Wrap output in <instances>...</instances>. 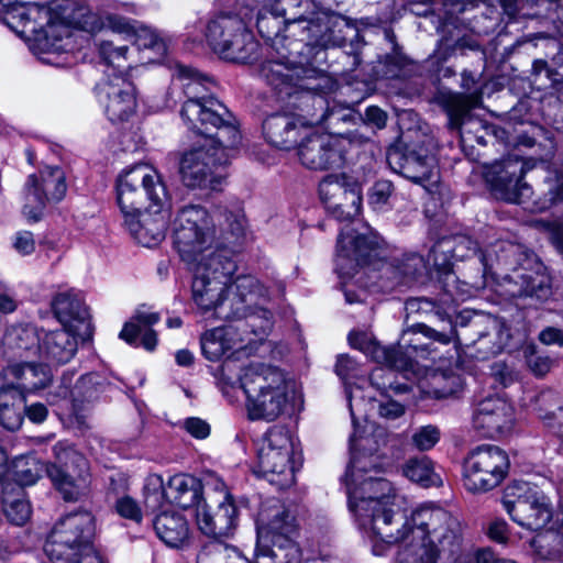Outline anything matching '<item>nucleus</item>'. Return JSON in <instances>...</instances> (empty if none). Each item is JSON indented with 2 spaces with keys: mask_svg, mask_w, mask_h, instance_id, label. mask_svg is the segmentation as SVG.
<instances>
[{
  "mask_svg": "<svg viewBox=\"0 0 563 563\" xmlns=\"http://www.w3.org/2000/svg\"><path fill=\"white\" fill-rule=\"evenodd\" d=\"M179 77L188 79L184 85L187 100L180 115L192 132L208 137H217L222 146H235L240 142V132L232 113L210 92L213 81L196 69L179 66Z\"/></svg>",
  "mask_w": 563,
  "mask_h": 563,
  "instance_id": "1",
  "label": "nucleus"
},
{
  "mask_svg": "<svg viewBox=\"0 0 563 563\" xmlns=\"http://www.w3.org/2000/svg\"><path fill=\"white\" fill-rule=\"evenodd\" d=\"M269 5L286 22L288 35L298 36L311 51L342 46L347 21L340 14L323 9L314 0H256Z\"/></svg>",
  "mask_w": 563,
  "mask_h": 563,
  "instance_id": "2",
  "label": "nucleus"
},
{
  "mask_svg": "<svg viewBox=\"0 0 563 563\" xmlns=\"http://www.w3.org/2000/svg\"><path fill=\"white\" fill-rule=\"evenodd\" d=\"M266 82L285 103L301 129L323 124L331 133L338 132L340 121H349L350 114L341 110H330L327 100L319 95L302 89L295 70L279 62H268L263 66Z\"/></svg>",
  "mask_w": 563,
  "mask_h": 563,
  "instance_id": "3",
  "label": "nucleus"
},
{
  "mask_svg": "<svg viewBox=\"0 0 563 563\" xmlns=\"http://www.w3.org/2000/svg\"><path fill=\"white\" fill-rule=\"evenodd\" d=\"M443 512L451 519H456L450 512L442 508H420L412 511L410 516L399 508L393 509L385 507L376 512H371L367 518L358 520L363 528H368L372 532L373 551L380 555L385 545H393L399 542L410 541L404 553L418 549L421 543L435 545L438 541L431 531V526H420L416 522L418 515L422 512Z\"/></svg>",
  "mask_w": 563,
  "mask_h": 563,
  "instance_id": "4",
  "label": "nucleus"
},
{
  "mask_svg": "<svg viewBox=\"0 0 563 563\" xmlns=\"http://www.w3.org/2000/svg\"><path fill=\"white\" fill-rule=\"evenodd\" d=\"M434 101L446 113L448 128L459 133L464 150L473 148L475 144L486 146L505 140L507 133L504 129L472 113L482 103V92L455 93L440 90L434 96Z\"/></svg>",
  "mask_w": 563,
  "mask_h": 563,
  "instance_id": "5",
  "label": "nucleus"
},
{
  "mask_svg": "<svg viewBox=\"0 0 563 563\" xmlns=\"http://www.w3.org/2000/svg\"><path fill=\"white\" fill-rule=\"evenodd\" d=\"M510 271L503 276L501 291L509 298L545 300L551 295L549 276L531 252L520 245L509 244L500 258Z\"/></svg>",
  "mask_w": 563,
  "mask_h": 563,
  "instance_id": "6",
  "label": "nucleus"
},
{
  "mask_svg": "<svg viewBox=\"0 0 563 563\" xmlns=\"http://www.w3.org/2000/svg\"><path fill=\"white\" fill-rule=\"evenodd\" d=\"M117 199L124 218H129L142 210L163 209L168 203L169 195L161 175L153 167L137 164L118 177Z\"/></svg>",
  "mask_w": 563,
  "mask_h": 563,
  "instance_id": "7",
  "label": "nucleus"
},
{
  "mask_svg": "<svg viewBox=\"0 0 563 563\" xmlns=\"http://www.w3.org/2000/svg\"><path fill=\"white\" fill-rule=\"evenodd\" d=\"M435 144L432 136L408 132L391 144L386 153L389 167L412 183H437Z\"/></svg>",
  "mask_w": 563,
  "mask_h": 563,
  "instance_id": "8",
  "label": "nucleus"
},
{
  "mask_svg": "<svg viewBox=\"0 0 563 563\" xmlns=\"http://www.w3.org/2000/svg\"><path fill=\"white\" fill-rule=\"evenodd\" d=\"M256 287L258 280L253 276H240L232 286L192 275V300L202 313L212 312L219 320L231 321L245 310L242 296Z\"/></svg>",
  "mask_w": 563,
  "mask_h": 563,
  "instance_id": "9",
  "label": "nucleus"
},
{
  "mask_svg": "<svg viewBox=\"0 0 563 563\" xmlns=\"http://www.w3.org/2000/svg\"><path fill=\"white\" fill-rule=\"evenodd\" d=\"M420 526H431L438 541L435 545L421 543L418 549L404 553L402 563H456L462 553V527L457 519L443 512H422L416 518Z\"/></svg>",
  "mask_w": 563,
  "mask_h": 563,
  "instance_id": "10",
  "label": "nucleus"
},
{
  "mask_svg": "<svg viewBox=\"0 0 563 563\" xmlns=\"http://www.w3.org/2000/svg\"><path fill=\"white\" fill-rule=\"evenodd\" d=\"M173 243L183 262L209 251L216 243V224L210 212L200 205L181 207L173 221Z\"/></svg>",
  "mask_w": 563,
  "mask_h": 563,
  "instance_id": "11",
  "label": "nucleus"
},
{
  "mask_svg": "<svg viewBox=\"0 0 563 563\" xmlns=\"http://www.w3.org/2000/svg\"><path fill=\"white\" fill-rule=\"evenodd\" d=\"M290 432L279 426L271 428L258 449L255 473L279 488L291 486L295 482Z\"/></svg>",
  "mask_w": 563,
  "mask_h": 563,
  "instance_id": "12",
  "label": "nucleus"
},
{
  "mask_svg": "<svg viewBox=\"0 0 563 563\" xmlns=\"http://www.w3.org/2000/svg\"><path fill=\"white\" fill-rule=\"evenodd\" d=\"M510 466L507 453L497 445H479L464 462V481L470 492L485 493L497 487Z\"/></svg>",
  "mask_w": 563,
  "mask_h": 563,
  "instance_id": "13",
  "label": "nucleus"
},
{
  "mask_svg": "<svg viewBox=\"0 0 563 563\" xmlns=\"http://www.w3.org/2000/svg\"><path fill=\"white\" fill-rule=\"evenodd\" d=\"M205 142L208 144L184 152L179 161L180 181L189 189H214L220 183L216 174L221 159L219 154L230 146L220 145L214 136H205Z\"/></svg>",
  "mask_w": 563,
  "mask_h": 563,
  "instance_id": "14",
  "label": "nucleus"
},
{
  "mask_svg": "<svg viewBox=\"0 0 563 563\" xmlns=\"http://www.w3.org/2000/svg\"><path fill=\"white\" fill-rule=\"evenodd\" d=\"M525 174V162L518 156H508L486 166L484 177L497 199L522 205L531 197V186L523 180Z\"/></svg>",
  "mask_w": 563,
  "mask_h": 563,
  "instance_id": "15",
  "label": "nucleus"
},
{
  "mask_svg": "<svg viewBox=\"0 0 563 563\" xmlns=\"http://www.w3.org/2000/svg\"><path fill=\"white\" fill-rule=\"evenodd\" d=\"M411 327L405 330L396 345L383 346L371 334L353 332L349 335L350 344L372 357L378 364L388 365L398 369H412L415 356L419 350L424 351L422 344L409 339Z\"/></svg>",
  "mask_w": 563,
  "mask_h": 563,
  "instance_id": "16",
  "label": "nucleus"
},
{
  "mask_svg": "<svg viewBox=\"0 0 563 563\" xmlns=\"http://www.w3.org/2000/svg\"><path fill=\"white\" fill-rule=\"evenodd\" d=\"M261 36L276 51L280 57L291 64L309 63L312 51L298 36L288 35L286 22L269 5L258 14L256 21Z\"/></svg>",
  "mask_w": 563,
  "mask_h": 563,
  "instance_id": "17",
  "label": "nucleus"
},
{
  "mask_svg": "<svg viewBox=\"0 0 563 563\" xmlns=\"http://www.w3.org/2000/svg\"><path fill=\"white\" fill-rule=\"evenodd\" d=\"M319 195L327 209L339 221H351L360 214V185L345 175H328L319 185Z\"/></svg>",
  "mask_w": 563,
  "mask_h": 563,
  "instance_id": "18",
  "label": "nucleus"
},
{
  "mask_svg": "<svg viewBox=\"0 0 563 563\" xmlns=\"http://www.w3.org/2000/svg\"><path fill=\"white\" fill-rule=\"evenodd\" d=\"M380 242L375 235L341 233L338 239L336 271L352 277L358 266H373L379 261Z\"/></svg>",
  "mask_w": 563,
  "mask_h": 563,
  "instance_id": "19",
  "label": "nucleus"
},
{
  "mask_svg": "<svg viewBox=\"0 0 563 563\" xmlns=\"http://www.w3.org/2000/svg\"><path fill=\"white\" fill-rule=\"evenodd\" d=\"M66 191L65 173L59 167H46L40 173V177L30 176L29 203L24 206V214L33 221H38L46 203L60 201Z\"/></svg>",
  "mask_w": 563,
  "mask_h": 563,
  "instance_id": "20",
  "label": "nucleus"
},
{
  "mask_svg": "<svg viewBox=\"0 0 563 563\" xmlns=\"http://www.w3.org/2000/svg\"><path fill=\"white\" fill-rule=\"evenodd\" d=\"M353 484V489L349 487V508L357 520L389 507L395 498V488L386 478L367 476Z\"/></svg>",
  "mask_w": 563,
  "mask_h": 563,
  "instance_id": "21",
  "label": "nucleus"
},
{
  "mask_svg": "<svg viewBox=\"0 0 563 563\" xmlns=\"http://www.w3.org/2000/svg\"><path fill=\"white\" fill-rule=\"evenodd\" d=\"M298 156L312 170L340 168L345 161L343 141L331 134H312L300 144Z\"/></svg>",
  "mask_w": 563,
  "mask_h": 563,
  "instance_id": "22",
  "label": "nucleus"
},
{
  "mask_svg": "<svg viewBox=\"0 0 563 563\" xmlns=\"http://www.w3.org/2000/svg\"><path fill=\"white\" fill-rule=\"evenodd\" d=\"M474 428L487 438H499L511 432L515 424L514 408L498 397L478 402L473 417Z\"/></svg>",
  "mask_w": 563,
  "mask_h": 563,
  "instance_id": "23",
  "label": "nucleus"
},
{
  "mask_svg": "<svg viewBox=\"0 0 563 563\" xmlns=\"http://www.w3.org/2000/svg\"><path fill=\"white\" fill-rule=\"evenodd\" d=\"M106 113L112 122H123L135 111V88L121 75H113L100 88Z\"/></svg>",
  "mask_w": 563,
  "mask_h": 563,
  "instance_id": "24",
  "label": "nucleus"
},
{
  "mask_svg": "<svg viewBox=\"0 0 563 563\" xmlns=\"http://www.w3.org/2000/svg\"><path fill=\"white\" fill-rule=\"evenodd\" d=\"M232 252L213 245L209 251L197 254L194 261H185L194 276L206 279L219 280L230 285L233 274L236 271V263Z\"/></svg>",
  "mask_w": 563,
  "mask_h": 563,
  "instance_id": "25",
  "label": "nucleus"
},
{
  "mask_svg": "<svg viewBox=\"0 0 563 563\" xmlns=\"http://www.w3.org/2000/svg\"><path fill=\"white\" fill-rule=\"evenodd\" d=\"M197 522L201 532L213 540L230 536L238 522V509L233 497L225 493L216 505L207 506L197 514Z\"/></svg>",
  "mask_w": 563,
  "mask_h": 563,
  "instance_id": "26",
  "label": "nucleus"
},
{
  "mask_svg": "<svg viewBox=\"0 0 563 563\" xmlns=\"http://www.w3.org/2000/svg\"><path fill=\"white\" fill-rule=\"evenodd\" d=\"M1 20L18 35L29 40L48 24L51 15L46 8L37 4L13 3L4 7Z\"/></svg>",
  "mask_w": 563,
  "mask_h": 563,
  "instance_id": "27",
  "label": "nucleus"
},
{
  "mask_svg": "<svg viewBox=\"0 0 563 563\" xmlns=\"http://www.w3.org/2000/svg\"><path fill=\"white\" fill-rule=\"evenodd\" d=\"M257 539L265 543L273 539L284 537L294 539L296 534V520L290 511L279 501L263 505L257 516Z\"/></svg>",
  "mask_w": 563,
  "mask_h": 563,
  "instance_id": "28",
  "label": "nucleus"
},
{
  "mask_svg": "<svg viewBox=\"0 0 563 563\" xmlns=\"http://www.w3.org/2000/svg\"><path fill=\"white\" fill-rule=\"evenodd\" d=\"M52 308L65 329L82 339L90 338V313L81 298L71 292L58 294L52 301Z\"/></svg>",
  "mask_w": 563,
  "mask_h": 563,
  "instance_id": "29",
  "label": "nucleus"
},
{
  "mask_svg": "<svg viewBox=\"0 0 563 563\" xmlns=\"http://www.w3.org/2000/svg\"><path fill=\"white\" fill-rule=\"evenodd\" d=\"M0 377L24 395L46 388L53 379L52 371L46 364L34 362L10 363L0 371Z\"/></svg>",
  "mask_w": 563,
  "mask_h": 563,
  "instance_id": "30",
  "label": "nucleus"
},
{
  "mask_svg": "<svg viewBox=\"0 0 563 563\" xmlns=\"http://www.w3.org/2000/svg\"><path fill=\"white\" fill-rule=\"evenodd\" d=\"M442 324L439 328H432L423 323H416L411 325L413 334L421 333L426 338L435 342L448 344L454 340L460 341L461 334L457 331V325L464 329L462 335L467 340L474 335L475 332L482 329V320L477 317L473 318L470 312L460 313L453 322L449 317L438 312Z\"/></svg>",
  "mask_w": 563,
  "mask_h": 563,
  "instance_id": "31",
  "label": "nucleus"
},
{
  "mask_svg": "<svg viewBox=\"0 0 563 563\" xmlns=\"http://www.w3.org/2000/svg\"><path fill=\"white\" fill-rule=\"evenodd\" d=\"M57 536L58 542L64 544V540L77 545L84 551L93 549L92 539L95 537V518L91 512L81 510L68 514L60 518L51 531Z\"/></svg>",
  "mask_w": 563,
  "mask_h": 563,
  "instance_id": "32",
  "label": "nucleus"
},
{
  "mask_svg": "<svg viewBox=\"0 0 563 563\" xmlns=\"http://www.w3.org/2000/svg\"><path fill=\"white\" fill-rule=\"evenodd\" d=\"M124 219L133 238L143 246H155L165 238L166 218L162 213V209L142 210L140 213Z\"/></svg>",
  "mask_w": 563,
  "mask_h": 563,
  "instance_id": "33",
  "label": "nucleus"
},
{
  "mask_svg": "<svg viewBox=\"0 0 563 563\" xmlns=\"http://www.w3.org/2000/svg\"><path fill=\"white\" fill-rule=\"evenodd\" d=\"M241 386L247 400L287 388L284 374L278 368L264 364L247 366L241 376Z\"/></svg>",
  "mask_w": 563,
  "mask_h": 563,
  "instance_id": "34",
  "label": "nucleus"
},
{
  "mask_svg": "<svg viewBox=\"0 0 563 563\" xmlns=\"http://www.w3.org/2000/svg\"><path fill=\"white\" fill-rule=\"evenodd\" d=\"M267 296L266 288L258 282V287L252 291H245L244 303L245 310L234 320H245V327L250 328L251 332L263 340L273 328V313L267 308L260 306V301H265ZM233 321V319L231 320Z\"/></svg>",
  "mask_w": 563,
  "mask_h": 563,
  "instance_id": "35",
  "label": "nucleus"
},
{
  "mask_svg": "<svg viewBox=\"0 0 563 563\" xmlns=\"http://www.w3.org/2000/svg\"><path fill=\"white\" fill-rule=\"evenodd\" d=\"M301 128L296 115L287 109L284 112L271 114L263 122V131L266 140L273 146L280 150H290L298 143Z\"/></svg>",
  "mask_w": 563,
  "mask_h": 563,
  "instance_id": "36",
  "label": "nucleus"
},
{
  "mask_svg": "<svg viewBox=\"0 0 563 563\" xmlns=\"http://www.w3.org/2000/svg\"><path fill=\"white\" fill-rule=\"evenodd\" d=\"M510 517L521 527L536 530L551 520L552 510L548 498L537 490L528 499L518 501Z\"/></svg>",
  "mask_w": 563,
  "mask_h": 563,
  "instance_id": "37",
  "label": "nucleus"
},
{
  "mask_svg": "<svg viewBox=\"0 0 563 563\" xmlns=\"http://www.w3.org/2000/svg\"><path fill=\"white\" fill-rule=\"evenodd\" d=\"M40 345V338L33 327H12L2 340L3 354L9 363L35 355Z\"/></svg>",
  "mask_w": 563,
  "mask_h": 563,
  "instance_id": "38",
  "label": "nucleus"
},
{
  "mask_svg": "<svg viewBox=\"0 0 563 563\" xmlns=\"http://www.w3.org/2000/svg\"><path fill=\"white\" fill-rule=\"evenodd\" d=\"M78 349L77 334L67 329L45 333L41 341L40 351L46 360L56 364L69 362Z\"/></svg>",
  "mask_w": 563,
  "mask_h": 563,
  "instance_id": "39",
  "label": "nucleus"
},
{
  "mask_svg": "<svg viewBox=\"0 0 563 563\" xmlns=\"http://www.w3.org/2000/svg\"><path fill=\"white\" fill-rule=\"evenodd\" d=\"M166 500L187 509L198 506L202 497L201 482L191 475L177 474L165 485Z\"/></svg>",
  "mask_w": 563,
  "mask_h": 563,
  "instance_id": "40",
  "label": "nucleus"
},
{
  "mask_svg": "<svg viewBox=\"0 0 563 563\" xmlns=\"http://www.w3.org/2000/svg\"><path fill=\"white\" fill-rule=\"evenodd\" d=\"M153 527L157 537L170 548H180L188 541V522L180 514L164 511L154 518Z\"/></svg>",
  "mask_w": 563,
  "mask_h": 563,
  "instance_id": "41",
  "label": "nucleus"
},
{
  "mask_svg": "<svg viewBox=\"0 0 563 563\" xmlns=\"http://www.w3.org/2000/svg\"><path fill=\"white\" fill-rule=\"evenodd\" d=\"M25 416V395L13 385L0 388V423L5 429L18 430Z\"/></svg>",
  "mask_w": 563,
  "mask_h": 563,
  "instance_id": "42",
  "label": "nucleus"
},
{
  "mask_svg": "<svg viewBox=\"0 0 563 563\" xmlns=\"http://www.w3.org/2000/svg\"><path fill=\"white\" fill-rule=\"evenodd\" d=\"M273 542L257 539L255 563H299L300 552L294 539L279 537Z\"/></svg>",
  "mask_w": 563,
  "mask_h": 563,
  "instance_id": "43",
  "label": "nucleus"
},
{
  "mask_svg": "<svg viewBox=\"0 0 563 563\" xmlns=\"http://www.w3.org/2000/svg\"><path fill=\"white\" fill-rule=\"evenodd\" d=\"M223 221L220 223V235L214 245L236 252L246 239V221L243 214L224 210L221 213Z\"/></svg>",
  "mask_w": 563,
  "mask_h": 563,
  "instance_id": "44",
  "label": "nucleus"
},
{
  "mask_svg": "<svg viewBox=\"0 0 563 563\" xmlns=\"http://www.w3.org/2000/svg\"><path fill=\"white\" fill-rule=\"evenodd\" d=\"M244 22L235 16L222 14L210 21L207 26L206 37L211 48L218 53L221 48L238 35L243 32Z\"/></svg>",
  "mask_w": 563,
  "mask_h": 563,
  "instance_id": "45",
  "label": "nucleus"
},
{
  "mask_svg": "<svg viewBox=\"0 0 563 563\" xmlns=\"http://www.w3.org/2000/svg\"><path fill=\"white\" fill-rule=\"evenodd\" d=\"M287 402V388L263 394L247 400V410L252 419L273 421L280 416Z\"/></svg>",
  "mask_w": 563,
  "mask_h": 563,
  "instance_id": "46",
  "label": "nucleus"
},
{
  "mask_svg": "<svg viewBox=\"0 0 563 563\" xmlns=\"http://www.w3.org/2000/svg\"><path fill=\"white\" fill-rule=\"evenodd\" d=\"M258 43L254 35L247 31L243 24V32H239L233 38L221 48L217 54L222 58L234 63H249L256 58Z\"/></svg>",
  "mask_w": 563,
  "mask_h": 563,
  "instance_id": "47",
  "label": "nucleus"
},
{
  "mask_svg": "<svg viewBox=\"0 0 563 563\" xmlns=\"http://www.w3.org/2000/svg\"><path fill=\"white\" fill-rule=\"evenodd\" d=\"M401 472L409 481L420 486L439 487L442 485L441 476L434 471V464L428 456L408 459L401 466Z\"/></svg>",
  "mask_w": 563,
  "mask_h": 563,
  "instance_id": "48",
  "label": "nucleus"
},
{
  "mask_svg": "<svg viewBox=\"0 0 563 563\" xmlns=\"http://www.w3.org/2000/svg\"><path fill=\"white\" fill-rule=\"evenodd\" d=\"M488 267L484 253L471 256L465 271L463 272V280L459 279V295L455 301L464 295H472L473 291L484 289L487 284Z\"/></svg>",
  "mask_w": 563,
  "mask_h": 563,
  "instance_id": "49",
  "label": "nucleus"
},
{
  "mask_svg": "<svg viewBox=\"0 0 563 563\" xmlns=\"http://www.w3.org/2000/svg\"><path fill=\"white\" fill-rule=\"evenodd\" d=\"M477 334L476 340H471L470 344L476 347V352L482 358H486L489 355L500 353L507 345L510 334L508 330L499 323L494 322L486 331L475 332Z\"/></svg>",
  "mask_w": 563,
  "mask_h": 563,
  "instance_id": "50",
  "label": "nucleus"
},
{
  "mask_svg": "<svg viewBox=\"0 0 563 563\" xmlns=\"http://www.w3.org/2000/svg\"><path fill=\"white\" fill-rule=\"evenodd\" d=\"M467 48L477 49L476 41L464 34L460 27L453 24H445L437 49L438 57L445 60L456 52H464Z\"/></svg>",
  "mask_w": 563,
  "mask_h": 563,
  "instance_id": "51",
  "label": "nucleus"
},
{
  "mask_svg": "<svg viewBox=\"0 0 563 563\" xmlns=\"http://www.w3.org/2000/svg\"><path fill=\"white\" fill-rule=\"evenodd\" d=\"M197 563H250L235 547L220 540L206 543L197 555Z\"/></svg>",
  "mask_w": 563,
  "mask_h": 563,
  "instance_id": "52",
  "label": "nucleus"
},
{
  "mask_svg": "<svg viewBox=\"0 0 563 563\" xmlns=\"http://www.w3.org/2000/svg\"><path fill=\"white\" fill-rule=\"evenodd\" d=\"M54 452L55 462L47 464V467H56V470L67 474L90 478L88 461L82 454L62 444H57Z\"/></svg>",
  "mask_w": 563,
  "mask_h": 563,
  "instance_id": "53",
  "label": "nucleus"
},
{
  "mask_svg": "<svg viewBox=\"0 0 563 563\" xmlns=\"http://www.w3.org/2000/svg\"><path fill=\"white\" fill-rule=\"evenodd\" d=\"M2 505L7 518L14 525H24L31 516L30 504L20 486L12 487L11 490L8 487L3 489Z\"/></svg>",
  "mask_w": 563,
  "mask_h": 563,
  "instance_id": "54",
  "label": "nucleus"
},
{
  "mask_svg": "<svg viewBox=\"0 0 563 563\" xmlns=\"http://www.w3.org/2000/svg\"><path fill=\"white\" fill-rule=\"evenodd\" d=\"M373 273L377 287L384 292L406 287L397 257L377 261Z\"/></svg>",
  "mask_w": 563,
  "mask_h": 563,
  "instance_id": "55",
  "label": "nucleus"
},
{
  "mask_svg": "<svg viewBox=\"0 0 563 563\" xmlns=\"http://www.w3.org/2000/svg\"><path fill=\"white\" fill-rule=\"evenodd\" d=\"M231 330L229 328H216L207 331L201 336V351L210 361L220 360L225 352L233 349Z\"/></svg>",
  "mask_w": 563,
  "mask_h": 563,
  "instance_id": "56",
  "label": "nucleus"
},
{
  "mask_svg": "<svg viewBox=\"0 0 563 563\" xmlns=\"http://www.w3.org/2000/svg\"><path fill=\"white\" fill-rule=\"evenodd\" d=\"M433 265L441 273L439 284L445 295L455 301L459 295V277L452 271L454 260L450 253L437 252V244L431 250Z\"/></svg>",
  "mask_w": 563,
  "mask_h": 563,
  "instance_id": "57",
  "label": "nucleus"
},
{
  "mask_svg": "<svg viewBox=\"0 0 563 563\" xmlns=\"http://www.w3.org/2000/svg\"><path fill=\"white\" fill-rule=\"evenodd\" d=\"M531 547L541 559L556 560L563 554V531H542L533 537Z\"/></svg>",
  "mask_w": 563,
  "mask_h": 563,
  "instance_id": "58",
  "label": "nucleus"
},
{
  "mask_svg": "<svg viewBox=\"0 0 563 563\" xmlns=\"http://www.w3.org/2000/svg\"><path fill=\"white\" fill-rule=\"evenodd\" d=\"M63 543L58 542L57 536L49 533L44 545L48 560L52 563H77L82 556V549L66 540Z\"/></svg>",
  "mask_w": 563,
  "mask_h": 563,
  "instance_id": "59",
  "label": "nucleus"
},
{
  "mask_svg": "<svg viewBox=\"0 0 563 563\" xmlns=\"http://www.w3.org/2000/svg\"><path fill=\"white\" fill-rule=\"evenodd\" d=\"M437 252L450 253L456 261H471V256L483 253L475 241L464 235L438 242Z\"/></svg>",
  "mask_w": 563,
  "mask_h": 563,
  "instance_id": "60",
  "label": "nucleus"
},
{
  "mask_svg": "<svg viewBox=\"0 0 563 563\" xmlns=\"http://www.w3.org/2000/svg\"><path fill=\"white\" fill-rule=\"evenodd\" d=\"M54 25L49 23L41 31L33 34L27 41L31 42L30 47L35 55L40 57L44 63L55 64L54 56L59 53L62 46L58 44V40L52 41L49 33L53 32Z\"/></svg>",
  "mask_w": 563,
  "mask_h": 563,
  "instance_id": "61",
  "label": "nucleus"
},
{
  "mask_svg": "<svg viewBox=\"0 0 563 563\" xmlns=\"http://www.w3.org/2000/svg\"><path fill=\"white\" fill-rule=\"evenodd\" d=\"M378 455L374 453L366 454L365 452L354 453L345 474V482L347 486L351 483H356L367 477L366 474L371 471H377L380 467Z\"/></svg>",
  "mask_w": 563,
  "mask_h": 563,
  "instance_id": "62",
  "label": "nucleus"
},
{
  "mask_svg": "<svg viewBox=\"0 0 563 563\" xmlns=\"http://www.w3.org/2000/svg\"><path fill=\"white\" fill-rule=\"evenodd\" d=\"M406 287L423 283L427 277V263L421 255L408 254L397 257Z\"/></svg>",
  "mask_w": 563,
  "mask_h": 563,
  "instance_id": "63",
  "label": "nucleus"
},
{
  "mask_svg": "<svg viewBox=\"0 0 563 563\" xmlns=\"http://www.w3.org/2000/svg\"><path fill=\"white\" fill-rule=\"evenodd\" d=\"M46 465L40 463L33 456H20L13 461L12 472L16 482L21 485H32L40 477Z\"/></svg>",
  "mask_w": 563,
  "mask_h": 563,
  "instance_id": "64",
  "label": "nucleus"
}]
</instances>
